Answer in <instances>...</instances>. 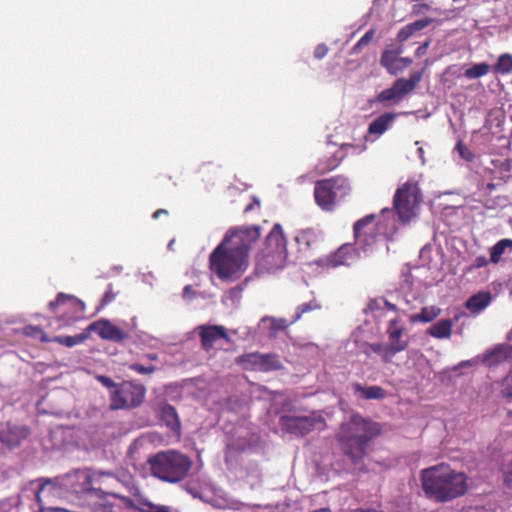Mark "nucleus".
Wrapping results in <instances>:
<instances>
[{
	"label": "nucleus",
	"instance_id": "nucleus-11",
	"mask_svg": "<svg viewBox=\"0 0 512 512\" xmlns=\"http://www.w3.org/2000/svg\"><path fill=\"white\" fill-rule=\"evenodd\" d=\"M48 308L51 312L61 313L63 319L70 321L84 313L85 305L74 295L60 292L54 301L49 302Z\"/></svg>",
	"mask_w": 512,
	"mask_h": 512
},
{
	"label": "nucleus",
	"instance_id": "nucleus-58",
	"mask_svg": "<svg viewBox=\"0 0 512 512\" xmlns=\"http://www.w3.org/2000/svg\"><path fill=\"white\" fill-rule=\"evenodd\" d=\"M145 358H147L150 361H156L158 360V355L156 353H148L145 355Z\"/></svg>",
	"mask_w": 512,
	"mask_h": 512
},
{
	"label": "nucleus",
	"instance_id": "nucleus-40",
	"mask_svg": "<svg viewBox=\"0 0 512 512\" xmlns=\"http://www.w3.org/2000/svg\"><path fill=\"white\" fill-rule=\"evenodd\" d=\"M456 150L458 151L461 158L464 160L471 162L474 159V154L470 151V149L462 142L458 141L456 144Z\"/></svg>",
	"mask_w": 512,
	"mask_h": 512
},
{
	"label": "nucleus",
	"instance_id": "nucleus-7",
	"mask_svg": "<svg viewBox=\"0 0 512 512\" xmlns=\"http://www.w3.org/2000/svg\"><path fill=\"white\" fill-rule=\"evenodd\" d=\"M349 190V183L345 177L335 176L319 180L315 183L314 197L318 206L330 211L339 197H343Z\"/></svg>",
	"mask_w": 512,
	"mask_h": 512
},
{
	"label": "nucleus",
	"instance_id": "nucleus-26",
	"mask_svg": "<svg viewBox=\"0 0 512 512\" xmlns=\"http://www.w3.org/2000/svg\"><path fill=\"white\" fill-rule=\"evenodd\" d=\"M442 310L437 306H425L423 307L419 313L412 314L410 316L411 323H430L435 320L438 316H440Z\"/></svg>",
	"mask_w": 512,
	"mask_h": 512
},
{
	"label": "nucleus",
	"instance_id": "nucleus-54",
	"mask_svg": "<svg viewBox=\"0 0 512 512\" xmlns=\"http://www.w3.org/2000/svg\"><path fill=\"white\" fill-rule=\"evenodd\" d=\"M399 319L398 318H394V319H391L388 323V326L387 328H399Z\"/></svg>",
	"mask_w": 512,
	"mask_h": 512
},
{
	"label": "nucleus",
	"instance_id": "nucleus-10",
	"mask_svg": "<svg viewBox=\"0 0 512 512\" xmlns=\"http://www.w3.org/2000/svg\"><path fill=\"white\" fill-rule=\"evenodd\" d=\"M318 424H324L321 417L315 415L308 416H291L283 415L280 418L281 428L294 436L303 437L312 432Z\"/></svg>",
	"mask_w": 512,
	"mask_h": 512
},
{
	"label": "nucleus",
	"instance_id": "nucleus-20",
	"mask_svg": "<svg viewBox=\"0 0 512 512\" xmlns=\"http://www.w3.org/2000/svg\"><path fill=\"white\" fill-rule=\"evenodd\" d=\"M160 420L167 426L172 432L179 434L181 431V422L179 415L174 406L165 403L159 408Z\"/></svg>",
	"mask_w": 512,
	"mask_h": 512
},
{
	"label": "nucleus",
	"instance_id": "nucleus-52",
	"mask_svg": "<svg viewBox=\"0 0 512 512\" xmlns=\"http://www.w3.org/2000/svg\"><path fill=\"white\" fill-rule=\"evenodd\" d=\"M146 512H170L166 506H151Z\"/></svg>",
	"mask_w": 512,
	"mask_h": 512
},
{
	"label": "nucleus",
	"instance_id": "nucleus-43",
	"mask_svg": "<svg viewBox=\"0 0 512 512\" xmlns=\"http://www.w3.org/2000/svg\"><path fill=\"white\" fill-rule=\"evenodd\" d=\"M329 48L326 44H318L314 50V57L316 59H323L328 54Z\"/></svg>",
	"mask_w": 512,
	"mask_h": 512
},
{
	"label": "nucleus",
	"instance_id": "nucleus-8",
	"mask_svg": "<svg viewBox=\"0 0 512 512\" xmlns=\"http://www.w3.org/2000/svg\"><path fill=\"white\" fill-rule=\"evenodd\" d=\"M146 396V388L133 381H123L117 385L110 395L112 410L135 409L142 405Z\"/></svg>",
	"mask_w": 512,
	"mask_h": 512
},
{
	"label": "nucleus",
	"instance_id": "nucleus-51",
	"mask_svg": "<svg viewBox=\"0 0 512 512\" xmlns=\"http://www.w3.org/2000/svg\"><path fill=\"white\" fill-rule=\"evenodd\" d=\"M412 64V59L409 57H399L398 56V65L399 67H403V69L409 67Z\"/></svg>",
	"mask_w": 512,
	"mask_h": 512
},
{
	"label": "nucleus",
	"instance_id": "nucleus-12",
	"mask_svg": "<svg viewBox=\"0 0 512 512\" xmlns=\"http://www.w3.org/2000/svg\"><path fill=\"white\" fill-rule=\"evenodd\" d=\"M240 363H247L252 369L268 372L282 369L283 365L275 354H261L258 352L245 354L240 357Z\"/></svg>",
	"mask_w": 512,
	"mask_h": 512
},
{
	"label": "nucleus",
	"instance_id": "nucleus-61",
	"mask_svg": "<svg viewBox=\"0 0 512 512\" xmlns=\"http://www.w3.org/2000/svg\"><path fill=\"white\" fill-rule=\"evenodd\" d=\"M252 207H253V206H252L251 204H250V205H248V206L245 208V212L250 211V210L252 209Z\"/></svg>",
	"mask_w": 512,
	"mask_h": 512
},
{
	"label": "nucleus",
	"instance_id": "nucleus-31",
	"mask_svg": "<svg viewBox=\"0 0 512 512\" xmlns=\"http://www.w3.org/2000/svg\"><path fill=\"white\" fill-rule=\"evenodd\" d=\"M23 333L27 337H31L34 339H39L43 343H47L52 341L49 339L46 332H44L41 328L33 325H28L23 328Z\"/></svg>",
	"mask_w": 512,
	"mask_h": 512
},
{
	"label": "nucleus",
	"instance_id": "nucleus-38",
	"mask_svg": "<svg viewBox=\"0 0 512 512\" xmlns=\"http://www.w3.org/2000/svg\"><path fill=\"white\" fill-rule=\"evenodd\" d=\"M433 21L434 20L432 18L425 17V18L416 20L412 23H409L407 25L410 27V29L415 34L416 32H419V31L425 29L426 27H428Z\"/></svg>",
	"mask_w": 512,
	"mask_h": 512
},
{
	"label": "nucleus",
	"instance_id": "nucleus-56",
	"mask_svg": "<svg viewBox=\"0 0 512 512\" xmlns=\"http://www.w3.org/2000/svg\"><path fill=\"white\" fill-rule=\"evenodd\" d=\"M384 305L387 309L391 310V311H397V306L391 302H389L388 300H384Z\"/></svg>",
	"mask_w": 512,
	"mask_h": 512
},
{
	"label": "nucleus",
	"instance_id": "nucleus-62",
	"mask_svg": "<svg viewBox=\"0 0 512 512\" xmlns=\"http://www.w3.org/2000/svg\"><path fill=\"white\" fill-rule=\"evenodd\" d=\"M232 448H233V446L231 444H228L226 447L227 451H231Z\"/></svg>",
	"mask_w": 512,
	"mask_h": 512
},
{
	"label": "nucleus",
	"instance_id": "nucleus-28",
	"mask_svg": "<svg viewBox=\"0 0 512 512\" xmlns=\"http://www.w3.org/2000/svg\"><path fill=\"white\" fill-rule=\"evenodd\" d=\"M507 249L512 250L511 239L505 238L498 241L490 248V262L497 264Z\"/></svg>",
	"mask_w": 512,
	"mask_h": 512
},
{
	"label": "nucleus",
	"instance_id": "nucleus-2",
	"mask_svg": "<svg viewBox=\"0 0 512 512\" xmlns=\"http://www.w3.org/2000/svg\"><path fill=\"white\" fill-rule=\"evenodd\" d=\"M381 433L380 423L355 413L340 425L335 438L342 454L352 464H358L368 455L370 442Z\"/></svg>",
	"mask_w": 512,
	"mask_h": 512
},
{
	"label": "nucleus",
	"instance_id": "nucleus-9",
	"mask_svg": "<svg viewBox=\"0 0 512 512\" xmlns=\"http://www.w3.org/2000/svg\"><path fill=\"white\" fill-rule=\"evenodd\" d=\"M422 80V72H415L410 75L409 79L398 78L390 88L379 93L377 100L379 102H399L406 95L412 92L419 82Z\"/></svg>",
	"mask_w": 512,
	"mask_h": 512
},
{
	"label": "nucleus",
	"instance_id": "nucleus-21",
	"mask_svg": "<svg viewBox=\"0 0 512 512\" xmlns=\"http://www.w3.org/2000/svg\"><path fill=\"white\" fill-rule=\"evenodd\" d=\"M402 53V46L395 49H385L381 54L380 64L386 68L390 74L396 75L398 72L403 70V67H399L398 65V56Z\"/></svg>",
	"mask_w": 512,
	"mask_h": 512
},
{
	"label": "nucleus",
	"instance_id": "nucleus-49",
	"mask_svg": "<svg viewBox=\"0 0 512 512\" xmlns=\"http://www.w3.org/2000/svg\"><path fill=\"white\" fill-rule=\"evenodd\" d=\"M504 481L508 486H512V462L508 465L504 472Z\"/></svg>",
	"mask_w": 512,
	"mask_h": 512
},
{
	"label": "nucleus",
	"instance_id": "nucleus-18",
	"mask_svg": "<svg viewBox=\"0 0 512 512\" xmlns=\"http://www.w3.org/2000/svg\"><path fill=\"white\" fill-rule=\"evenodd\" d=\"M350 147H352L351 144H343L341 147L336 148L334 151L328 152L327 155L321 158L316 165L315 168L317 172L320 174H325L338 167L346 156L345 150Z\"/></svg>",
	"mask_w": 512,
	"mask_h": 512
},
{
	"label": "nucleus",
	"instance_id": "nucleus-47",
	"mask_svg": "<svg viewBox=\"0 0 512 512\" xmlns=\"http://www.w3.org/2000/svg\"><path fill=\"white\" fill-rule=\"evenodd\" d=\"M403 332H404L403 327L394 328V329L387 328V334H388L389 339L402 338Z\"/></svg>",
	"mask_w": 512,
	"mask_h": 512
},
{
	"label": "nucleus",
	"instance_id": "nucleus-46",
	"mask_svg": "<svg viewBox=\"0 0 512 512\" xmlns=\"http://www.w3.org/2000/svg\"><path fill=\"white\" fill-rule=\"evenodd\" d=\"M98 380L107 388L117 390V385L119 383H115L110 377L108 376H99Z\"/></svg>",
	"mask_w": 512,
	"mask_h": 512
},
{
	"label": "nucleus",
	"instance_id": "nucleus-22",
	"mask_svg": "<svg viewBox=\"0 0 512 512\" xmlns=\"http://www.w3.org/2000/svg\"><path fill=\"white\" fill-rule=\"evenodd\" d=\"M491 299L490 292L481 291L469 297L464 306L472 314H478L490 304Z\"/></svg>",
	"mask_w": 512,
	"mask_h": 512
},
{
	"label": "nucleus",
	"instance_id": "nucleus-24",
	"mask_svg": "<svg viewBox=\"0 0 512 512\" xmlns=\"http://www.w3.org/2000/svg\"><path fill=\"white\" fill-rule=\"evenodd\" d=\"M395 113H384L375 118L368 127V132L372 135H381L389 127V125L396 119Z\"/></svg>",
	"mask_w": 512,
	"mask_h": 512
},
{
	"label": "nucleus",
	"instance_id": "nucleus-53",
	"mask_svg": "<svg viewBox=\"0 0 512 512\" xmlns=\"http://www.w3.org/2000/svg\"><path fill=\"white\" fill-rule=\"evenodd\" d=\"M168 215H169L168 210H166V209H158V210H156L153 213L152 217H153V219H158L161 216H168Z\"/></svg>",
	"mask_w": 512,
	"mask_h": 512
},
{
	"label": "nucleus",
	"instance_id": "nucleus-30",
	"mask_svg": "<svg viewBox=\"0 0 512 512\" xmlns=\"http://www.w3.org/2000/svg\"><path fill=\"white\" fill-rule=\"evenodd\" d=\"M489 71H490V66L487 63L482 62V63L474 64L473 66L466 69L464 72V76L467 79L472 80V79H477L482 76H485L486 74L489 73Z\"/></svg>",
	"mask_w": 512,
	"mask_h": 512
},
{
	"label": "nucleus",
	"instance_id": "nucleus-13",
	"mask_svg": "<svg viewBox=\"0 0 512 512\" xmlns=\"http://www.w3.org/2000/svg\"><path fill=\"white\" fill-rule=\"evenodd\" d=\"M201 347L204 351L209 352L215 342L223 339L226 343L231 342V338L224 326L221 325H201L198 327Z\"/></svg>",
	"mask_w": 512,
	"mask_h": 512
},
{
	"label": "nucleus",
	"instance_id": "nucleus-39",
	"mask_svg": "<svg viewBox=\"0 0 512 512\" xmlns=\"http://www.w3.org/2000/svg\"><path fill=\"white\" fill-rule=\"evenodd\" d=\"M1 436L6 441H1L2 443H5L7 445H15V426L8 424L6 430H0Z\"/></svg>",
	"mask_w": 512,
	"mask_h": 512
},
{
	"label": "nucleus",
	"instance_id": "nucleus-17",
	"mask_svg": "<svg viewBox=\"0 0 512 512\" xmlns=\"http://www.w3.org/2000/svg\"><path fill=\"white\" fill-rule=\"evenodd\" d=\"M294 241L297 245L298 253L306 255L318 247L320 234L313 228L301 229L296 232Z\"/></svg>",
	"mask_w": 512,
	"mask_h": 512
},
{
	"label": "nucleus",
	"instance_id": "nucleus-25",
	"mask_svg": "<svg viewBox=\"0 0 512 512\" xmlns=\"http://www.w3.org/2000/svg\"><path fill=\"white\" fill-rule=\"evenodd\" d=\"M512 350L508 346L499 345L485 354L484 362L489 365H497L506 361L511 356Z\"/></svg>",
	"mask_w": 512,
	"mask_h": 512
},
{
	"label": "nucleus",
	"instance_id": "nucleus-34",
	"mask_svg": "<svg viewBox=\"0 0 512 512\" xmlns=\"http://www.w3.org/2000/svg\"><path fill=\"white\" fill-rule=\"evenodd\" d=\"M375 36V30L369 29L360 40L353 46V53H359L363 46H367Z\"/></svg>",
	"mask_w": 512,
	"mask_h": 512
},
{
	"label": "nucleus",
	"instance_id": "nucleus-41",
	"mask_svg": "<svg viewBox=\"0 0 512 512\" xmlns=\"http://www.w3.org/2000/svg\"><path fill=\"white\" fill-rule=\"evenodd\" d=\"M413 35H414V33L410 29V27L408 25H405L398 31L396 40L398 43L402 44L405 41H407L410 37H412Z\"/></svg>",
	"mask_w": 512,
	"mask_h": 512
},
{
	"label": "nucleus",
	"instance_id": "nucleus-35",
	"mask_svg": "<svg viewBox=\"0 0 512 512\" xmlns=\"http://www.w3.org/2000/svg\"><path fill=\"white\" fill-rule=\"evenodd\" d=\"M399 348L400 347H394L390 344L384 345L383 352L381 355L382 361L386 364L391 363L395 355L400 352Z\"/></svg>",
	"mask_w": 512,
	"mask_h": 512
},
{
	"label": "nucleus",
	"instance_id": "nucleus-48",
	"mask_svg": "<svg viewBox=\"0 0 512 512\" xmlns=\"http://www.w3.org/2000/svg\"><path fill=\"white\" fill-rule=\"evenodd\" d=\"M367 347L374 353L382 355L384 344L382 343H368Z\"/></svg>",
	"mask_w": 512,
	"mask_h": 512
},
{
	"label": "nucleus",
	"instance_id": "nucleus-55",
	"mask_svg": "<svg viewBox=\"0 0 512 512\" xmlns=\"http://www.w3.org/2000/svg\"><path fill=\"white\" fill-rule=\"evenodd\" d=\"M429 8H430V6L428 4H420V5L414 6V12L420 13L421 10H423V9L428 10Z\"/></svg>",
	"mask_w": 512,
	"mask_h": 512
},
{
	"label": "nucleus",
	"instance_id": "nucleus-57",
	"mask_svg": "<svg viewBox=\"0 0 512 512\" xmlns=\"http://www.w3.org/2000/svg\"><path fill=\"white\" fill-rule=\"evenodd\" d=\"M43 489H44V484H41V485L39 486L38 490H37V491H36V493H35L36 500H37V502H38L39 504L41 503V497H40V494H41V492L43 491Z\"/></svg>",
	"mask_w": 512,
	"mask_h": 512
},
{
	"label": "nucleus",
	"instance_id": "nucleus-3",
	"mask_svg": "<svg viewBox=\"0 0 512 512\" xmlns=\"http://www.w3.org/2000/svg\"><path fill=\"white\" fill-rule=\"evenodd\" d=\"M420 479L425 495L438 503L450 502L468 490L467 475L444 463L423 469Z\"/></svg>",
	"mask_w": 512,
	"mask_h": 512
},
{
	"label": "nucleus",
	"instance_id": "nucleus-4",
	"mask_svg": "<svg viewBox=\"0 0 512 512\" xmlns=\"http://www.w3.org/2000/svg\"><path fill=\"white\" fill-rule=\"evenodd\" d=\"M152 476L163 482L178 483L189 474L193 462L178 450L160 451L147 460Z\"/></svg>",
	"mask_w": 512,
	"mask_h": 512
},
{
	"label": "nucleus",
	"instance_id": "nucleus-6",
	"mask_svg": "<svg viewBox=\"0 0 512 512\" xmlns=\"http://www.w3.org/2000/svg\"><path fill=\"white\" fill-rule=\"evenodd\" d=\"M420 202L421 192L417 182L407 181L399 187L393 199L394 209L399 220L408 223L414 218Z\"/></svg>",
	"mask_w": 512,
	"mask_h": 512
},
{
	"label": "nucleus",
	"instance_id": "nucleus-36",
	"mask_svg": "<svg viewBox=\"0 0 512 512\" xmlns=\"http://www.w3.org/2000/svg\"><path fill=\"white\" fill-rule=\"evenodd\" d=\"M490 260H488L484 255L477 256L473 263L467 266L464 270L465 273H472L475 269H479L485 267L489 264Z\"/></svg>",
	"mask_w": 512,
	"mask_h": 512
},
{
	"label": "nucleus",
	"instance_id": "nucleus-29",
	"mask_svg": "<svg viewBox=\"0 0 512 512\" xmlns=\"http://www.w3.org/2000/svg\"><path fill=\"white\" fill-rule=\"evenodd\" d=\"M495 73L507 75L512 73V55L509 53L501 54L493 66Z\"/></svg>",
	"mask_w": 512,
	"mask_h": 512
},
{
	"label": "nucleus",
	"instance_id": "nucleus-5",
	"mask_svg": "<svg viewBox=\"0 0 512 512\" xmlns=\"http://www.w3.org/2000/svg\"><path fill=\"white\" fill-rule=\"evenodd\" d=\"M286 239L280 224H275L265 239L264 246L256 256V269L260 272H274L286 265Z\"/></svg>",
	"mask_w": 512,
	"mask_h": 512
},
{
	"label": "nucleus",
	"instance_id": "nucleus-15",
	"mask_svg": "<svg viewBox=\"0 0 512 512\" xmlns=\"http://www.w3.org/2000/svg\"><path fill=\"white\" fill-rule=\"evenodd\" d=\"M375 215L370 214L359 219L353 227L354 237L362 246H369L375 242L376 228L374 226Z\"/></svg>",
	"mask_w": 512,
	"mask_h": 512
},
{
	"label": "nucleus",
	"instance_id": "nucleus-14",
	"mask_svg": "<svg viewBox=\"0 0 512 512\" xmlns=\"http://www.w3.org/2000/svg\"><path fill=\"white\" fill-rule=\"evenodd\" d=\"M88 331L89 334L96 332L102 339L114 342H121L129 337L124 330L114 325L108 319H101L91 323L88 326Z\"/></svg>",
	"mask_w": 512,
	"mask_h": 512
},
{
	"label": "nucleus",
	"instance_id": "nucleus-1",
	"mask_svg": "<svg viewBox=\"0 0 512 512\" xmlns=\"http://www.w3.org/2000/svg\"><path fill=\"white\" fill-rule=\"evenodd\" d=\"M260 237V228L230 229L209 256L210 270L220 280H236L248 267V254Z\"/></svg>",
	"mask_w": 512,
	"mask_h": 512
},
{
	"label": "nucleus",
	"instance_id": "nucleus-42",
	"mask_svg": "<svg viewBox=\"0 0 512 512\" xmlns=\"http://www.w3.org/2000/svg\"><path fill=\"white\" fill-rule=\"evenodd\" d=\"M413 35H414V33L410 29V27L408 25H405L398 31L396 40L398 43L402 44L405 41H407L410 37H412Z\"/></svg>",
	"mask_w": 512,
	"mask_h": 512
},
{
	"label": "nucleus",
	"instance_id": "nucleus-59",
	"mask_svg": "<svg viewBox=\"0 0 512 512\" xmlns=\"http://www.w3.org/2000/svg\"><path fill=\"white\" fill-rule=\"evenodd\" d=\"M191 292H192V287L190 285H186L183 289V296L186 297Z\"/></svg>",
	"mask_w": 512,
	"mask_h": 512
},
{
	"label": "nucleus",
	"instance_id": "nucleus-32",
	"mask_svg": "<svg viewBox=\"0 0 512 512\" xmlns=\"http://www.w3.org/2000/svg\"><path fill=\"white\" fill-rule=\"evenodd\" d=\"M320 308H321V305L315 299H313L307 303H303V304L299 305L297 307L295 316L291 320V323L297 322L302 317L303 314L310 312V311L318 310Z\"/></svg>",
	"mask_w": 512,
	"mask_h": 512
},
{
	"label": "nucleus",
	"instance_id": "nucleus-23",
	"mask_svg": "<svg viewBox=\"0 0 512 512\" xmlns=\"http://www.w3.org/2000/svg\"><path fill=\"white\" fill-rule=\"evenodd\" d=\"M352 388L355 394H359L365 400H381L387 395L386 391L380 386L364 387L359 383H353Z\"/></svg>",
	"mask_w": 512,
	"mask_h": 512
},
{
	"label": "nucleus",
	"instance_id": "nucleus-50",
	"mask_svg": "<svg viewBox=\"0 0 512 512\" xmlns=\"http://www.w3.org/2000/svg\"><path fill=\"white\" fill-rule=\"evenodd\" d=\"M429 45H430V41H426V42H424L422 45H420V46L416 49V51H415V55H416L417 57H420V56L424 55V54L426 53V51H427V49H428Z\"/></svg>",
	"mask_w": 512,
	"mask_h": 512
},
{
	"label": "nucleus",
	"instance_id": "nucleus-27",
	"mask_svg": "<svg viewBox=\"0 0 512 512\" xmlns=\"http://www.w3.org/2000/svg\"><path fill=\"white\" fill-rule=\"evenodd\" d=\"M90 337L88 327L80 334L74 336H55L52 341L57 342L66 347H73L83 343Z\"/></svg>",
	"mask_w": 512,
	"mask_h": 512
},
{
	"label": "nucleus",
	"instance_id": "nucleus-19",
	"mask_svg": "<svg viewBox=\"0 0 512 512\" xmlns=\"http://www.w3.org/2000/svg\"><path fill=\"white\" fill-rule=\"evenodd\" d=\"M460 319L455 315L453 319H440L426 330V334L436 339H448L452 335L454 323Z\"/></svg>",
	"mask_w": 512,
	"mask_h": 512
},
{
	"label": "nucleus",
	"instance_id": "nucleus-16",
	"mask_svg": "<svg viewBox=\"0 0 512 512\" xmlns=\"http://www.w3.org/2000/svg\"><path fill=\"white\" fill-rule=\"evenodd\" d=\"M359 258V253L351 244H343L335 252L329 254L324 263L330 267H338L340 265L349 266Z\"/></svg>",
	"mask_w": 512,
	"mask_h": 512
},
{
	"label": "nucleus",
	"instance_id": "nucleus-33",
	"mask_svg": "<svg viewBox=\"0 0 512 512\" xmlns=\"http://www.w3.org/2000/svg\"><path fill=\"white\" fill-rule=\"evenodd\" d=\"M270 320V329H269V335L270 337H276V335L285 329H287L292 323L288 322L286 319L283 318H269Z\"/></svg>",
	"mask_w": 512,
	"mask_h": 512
},
{
	"label": "nucleus",
	"instance_id": "nucleus-60",
	"mask_svg": "<svg viewBox=\"0 0 512 512\" xmlns=\"http://www.w3.org/2000/svg\"><path fill=\"white\" fill-rule=\"evenodd\" d=\"M504 394L506 397L512 398V386L510 388H507Z\"/></svg>",
	"mask_w": 512,
	"mask_h": 512
},
{
	"label": "nucleus",
	"instance_id": "nucleus-45",
	"mask_svg": "<svg viewBox=\"0 0 512 512\" xmlns=\"http://www.w3.org/2000/svg\"><path fill=\"white\" fill-rule=\"evenodd\" d=\"M390 341V345L394 346V347H401L399 348V351H404L407 349L408 347V341L407 340H403L402 338H392V339H389Z\"/></svg>",
	"mask_w": 512,
	"mask_h": 512
},
{
	"label": "nucleus",
	"instance_id": "nucleus-44",
	"mask_svg": "<svg viewBox=\"0 0 512 512\" xmlns=\"http://www.w3.org/2000/svg\"><path fill=\"white\" fill-rule=\"evenodd\" d=\"M115 293L113 292L112 290V285H109V289L105 292L102 300H101V305L102 306H105V305H108L110 304L111 302L114 301L115 299Z\"/></svg>",
	"mask_w": 512,
	"mask_h": 512
},
{
	"label": "nucleus",
	"instance_id": "nucleus-37",
	"mask_svg": "<svg viewBox=\"0 0 512 512\" xmlns=\"http://www.w3.org/2000/svg\"><path fill=\"white\" fill-rule=\"evenodd\" d=\"M129 369L142 375H150L153 374L157 368L154 365L144 366L139 363H132L129 365Z\"/></svg>",
	"mask_w": 512,
	"mask_h": 512
}]
</instances>
